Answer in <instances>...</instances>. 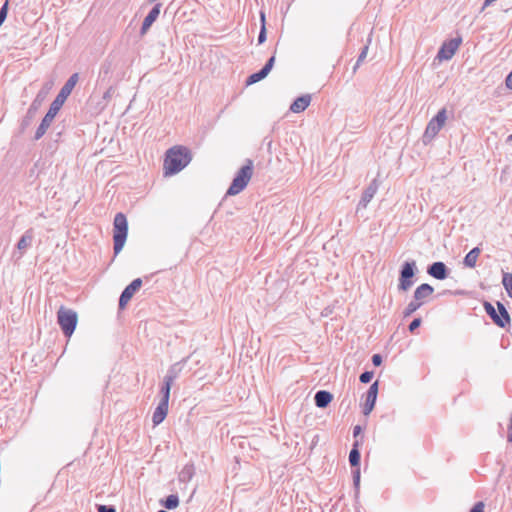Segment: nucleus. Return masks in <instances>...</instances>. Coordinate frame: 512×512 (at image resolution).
Here are the masks:
<instances>
[{"label":"nucleus","mask_w":512,"mask_h":512,"mask_svg":"<svg viewBox=\"0 0 512 512\" xmlns=\"http://www.w3.org/2000/svg\"><path fill=\"white\" fill-rule=\"evenodd\" d=\"M47 130H36V133L33 137L34 140H39L40 138L43 137V135L45 134Z\"/></svg>","instance_id":"39"},{"label":"nucleus","mask_w":512,"mask_h":512,"mask_svg":"<svg viewBox=\"0 0 512 512\" xmlns=\"http://www.w3.org/2000/svg\"><path fill=\"white\" fill-rule=\"evenodd\" d=\"M507 142H512V134L508 136Z\"/></svg>","instance_id":"43"},{"label":"nucleus","mask_w":512,"mask_h":512,"mask_svg":"<svg viewBox=\"0 0 512 512\" xmlns=\"http://www.w3.org/2000/svg\"><path fill=\"white\" fill-rule=\"evenodd\" d=\"M360 460H361V453L359 450V442L355 441L353 443L352 449L349 453V463L352 467V476H353V485L355 489V496L358 497L360 492Z\"/></svg>","instance_id":"7"},{"label":"nucleus","mask_w":512,"mask_h":512,"mask_svg":"<svg viewBox=\"0 0 512 512\" xmlns=\"http://www.w3.org/2000/svg\"><path fill=\"white\" fill-rule=\"evenodd\" d=\"M506 87L512 90V71L507 75L505 79Z\"/></svg>","instance_id":"38"},{"label":"nucleus","mask_w":512,"mask_h":512,"mask_svg":"<svg viewBox=\"0 0 512 512\" xmlns=\"http://www.w3.org/2000/svg\"><path fill=\"white\" fill-rule=\"evenodd\" d=\"M372 364L376 367L380 366L382 364V356L380 354H374L371 358Z\"/></svg>","instance_id":"37"},{"label":"nucleus","mask_w":512,"mask_h":512,"mask_svg":"<svg viewBox=\"0 0 512 512\" xmlns=\"http://www.w3.org/2000/svg\"><path fill=\"white\" fill-rule=\"evenodd\" d=\"M311 102V96L310 95H303L301 97H298L290 106V110L294 113H300L303 112Z\"/></svg>","instance_id":"20"},{"label":"nucleus","mask_w":512,"mask_h":512,"mask_svg":"<svg viewBox=\"0 0 512 512\" xmlns=\"http://www.w3.org/2000/svg\"><path fill=\"white\" fill-rule=\"evenodd\" d=\"M373 376H374L373 371H364L363 373L360 374L359 380L361 383L367 384V383L371 382Z\"/></svg>","instance_id":"31"},{"label":"nucleus","mask_w":512,"mask_h":512,"mask_svg":"<svg viewBox=\"0 0 512 512\" xmlns=\"http://www.w3.org/2000/svg\"><path fill=\"white\" fill-rule=\"evenodd\" d=\"M7 10H8V1L4 3L0 10V25L3 23V21L6 19L7 16Z\"/></svg>","instance_id":"35"},{"label":"nucleus","mask_w":512,"mask_h":512,"mask_svg":"<svg viewBox=\"0 0 512 512\" xmlns=\"http://www.w3.org/2000/svg\"><path fill=\"white\" fill-rule=\"evenodd\" d=\"M379 188V182L377 179H373L370 184L365 188V190L362 193V196L357 204L356 207V213H360L361 210H364L367 208L370 201L375 196L376 192Z\"/></svg>","instance_id":"8"},{"label":"nucleus","mask_w":512,"mask_h":512,"mask_svg":"<svg viewBox=\"0 0 512 512\" xmlns=\"http://www.w3.org/2000/svg\"><path fill=\"white\" fill-rule=\"evenodd\" d=\"M195 475V467L193 463H187L179 472L178 479L180 482L187 483Z\"/></svg>","instance_id":"24"},{"label":"nucleus","mask_w":512,"mask_h":512,"mask_svg":"<svg viewBox=\"0 0 512 512\" xmlns=\"http://www.w3.org/2000/svg\"><path fill=\"white\" fill-rule=\"evenodd\" d=\"M158 512H168V511H166V510H159Z\"/></svg>","instance_id":"44"},{"label":"nucleus","mask_w":512,"mask_h":512,"mask_svg":"<svg viewBox=\"0 0 512 512\" xmlns=\"http://www.w3.org/2000/svg\"><path fill=\"white\" fill-rule=\"evenodd\" d=\"M378 395V381L372 383L366 392L365 403L363 405V414L369 415L375 407Z\"/></svg>","instance_id":"11"},{"label":"nucleus","mask_w":512,"mask_h":512,"mask_svg":"<svg viewBox=\"0 0 512 512\" xmlns=\"http://www.w3.org/2000/svg\"><path fill=\"white\" fill-rule=\"evenodd\" d=\"M79 79V76L77 73H74L71 75V77L67 80L63 88L58 93L56 99H60L62 103H65L68 96L71 94L72 90L74 89L75 85L77 84Z\"/></svg>","instance_id":"16"},{"label":"nucleus","mask_w":512,"mask_h":512,"mask_svg":"<svg viewBox=\"0 0 512 512\" xmlns=\"http://www.w3.org/2000/svg\"><path fill=\"white\" fill-rule=\"evenodd\" d=\"M333 400V395L326 390H319L315 393L314 401L318 408H326Z\"/></svg>","instance_id":"18"},{"label":"nucleus","mask_w":512,"mask_h":512,"mask_svg":"<svg viewBox=\"0 0 512 512\" xmlns=\"http://www.w3.org/2000/svg\"><path fill=\"white\" fill-rule=\"evenodd\" d=\"M361 432H362V428H361V426L356 425V426L353 428V436H354V437H357Z\"/></svg>","instance_id":"40"},{"label":"nucleus","mask_w":512,"mask_h":512,"mask_svg":"<svg viewBox=\"0 0 512 512\" xmlns=\"http://www.w3.org/2000/svg\"><path fill=\"white\" fill-rule=\"evenodd\" d=\"M253 168V161L251 159H247L245 165L238 170L233 178L228 190L226 191V196L237 195L246 188L253 175Z\"/></svg>","instance_id":"2"},{"label":"nucleus","mask_w":512,"mask_h":512,"mask_svg":"<svg viewBox=\"0 0 512 512\" xmlns=\"http://www.w3.org/2000/svg\"><path fill=\"white\" fill-rule=\"evenodd\" d=\"M419 273V269L417 267V263L415 260H406L404 261L399 269V277H398V291L406 292L408 291L415 283V277Z\"/></svg>","instance_id":"3"},{"label":"nucleus","mask_w":512,"mask_h":512,"mask_svg":"<svg viewBox=\"0 0 512 512\" xmlns=\"http://www.w3.org/2000/svg\"><path fill=\"white\" fill-rule=\"evenodd\" d=\"M188 358H183L181 361L174 363L171 365L167 371V374L164 377V382H167L171 385H173L174 381L179 377L181 374L183 367L185 363L187 362Z\"/></svg>","instance_id":"14"},{"label":"nucleus","mask_w":512,"mask_h":512,"mask_svg":"<svg viewBox=\"0 0 512 512\" xmlns=\"http://www.w3.org/2000/svg\"><path fill=\"white\" fill-rule=\"evenodd\" d=\"M484 508H485V505L483 502H477L471 509L469 512H485L484 511Z\"/></svg>","instance_id":"36"},{"label":"nucleus","mask_w":512,"mask_h":512,"mask_svg":"<svg viewBox=\"0 0 512 512\" xmlns=\"http://www.w3.org/2000/svg\"><path fill=\"white\" fill-rule=\"evenodd\" d=\"M367 50H368V48H367V47H365V48H364V50L362 51V53H361L360 57H359L358 62L362 61V60L366 57Z\"/></svg>","instance_id":"41"},{"label":"nucleus","mask_w":512,"mask_h":512,"mask_svg":"<svg viewBox=\"0 0 512 512\" xmlns=\"http://www.w3.org/2000/svg\"><path fill=\"white\" fill-rule=\"evenodd\" d=\"M274 62H275V56H272L259 72L254 73L248 77V79L246 81L247 85H252V84L264 79L269 74L271 69L273 68Z\"/></svg>","instance_id":"15"},{"label":"nucleus","mask_w":512,"mask_h":512,"mask_svg":"<svg viewBox=\"0 0 512 512\" xmlns=\"http://www.w3.org/2000/svg\"><path fill=\"white\" fill-rule=\"evenodd\" d=\"M481 253L479 247L472 248L464 257L463 264L468 268H474L476 266L477 259Z\"/></svg>","instance_id":"23"},{"label":"nucleus","mask_w":512,"mask_h":512,"mask_svg":"<svg viewBox=\"0 0 512 512\" xmlns=\"http://www.w3.org/2000/svg\"><path fill=\"white\" fill-rule=\"evenodd\" d=\"M496 0H485L484 2V7H487L489 5H491L493 2H495Z\"/></svg>","instance_id":"42"},{"label":"nucleus","mask_w":512,"mask_h":512,"mask_svg":"<svg viewBox=\"0 0 512 512\" xmlns=\"http://www.w3.org/2000/svg\"><path fill=\"white\" fill-rule=\"evenodd\" d=\"M128 235V221L126 216L119 212L113 222L114 254L117 255L123 249Z\"/></svg>","instance_id":"4"},{"label":"nucleus","mask_w":512,"mask_h":512,"mask_svg":"<svg viewBox=\"0 0 512 512\" xmlns=\"http://www.w3.org/2000/svg\"><path fill=\"white\" fill-rule=\"evenodd\" d=\"M484 309L498 327L505 328L510 325L511 318L503 303L498 301L496 309L490 302L486 301L484 302Z\"/></svg>","instance_id":"6"},{"label":"nucleus","mask_w":512,"mask_h":512,"mask_svg":"<svg viewBox=\"0 0 512 512\" xmlns=\"http://www.w3.org/2000/svg\"><path fill=\"white\" fill-rule=\"evenodd\" d=\"M446 119H447L446 111L443 109V110L439 111L438 114L431 120V122L429 123V127L430 126H433L434 128H435V126L442 127L445 125Z\"/></svg>","instance_id":"26"},{"label":"nucleus","mask_w":512,"mask_h":512,"mask_svg":"<svg viewBox=\"0 0 512 512\" xmlns=\"http://www.w3.org/2000/svg\"><path fill=\"white\" fill-rule=\"evenodd\" d=\"M421 323H422V319H421L420 317L414 318V319L410 322V324H409V326H408V330H409L411 333H413L417 328H419V327H420Z\"/></svg>","instance_id":"32"},{"label":"nucleus","mask_w":512,"mask_h":512,"mask_svg":"<svg viewBox=\"0 0 512 512\" xmlns=\"http://www.w3.org/2000/svg\"><path fill=\"white\" fill-rule=\"evenodd\" d=\"M159 14H160V4H157L149 12V14L145 17L143 24H142V28H141L142 34H145L148 31V29L151 27L153 22L158 18Z\"/></svg>","instance_id":"21"},{"label":"nucleus","mask_w":512,"mask_h":512,"mask_svg":"<svg viewBox=\"0 0 512 512\" xmlns=\"http://www.w3.org/2000/svg\"><path fill=\"white\" fill-rule=\"evenodd\" d=\"M34 239V231L32 228L26 230L24 234L21 236L17 243V249L20 251H25L28 247L32 245V241Z\"/></svg>","instance_id":"22"},{"label":"nucleus","mask_w":512,"mask_h":512,"mask_svg":"<svg viewBox=\"0 0 512 512\" xmlns=\"http://www.w3.org/2000/svg\"><path fill=\"white\" fill-rule=\"evenodd\" d=\"M461 42V38H454L447 42H444L440 50L438 51L437 58L440 61L451 59L455 55L458 48L460 47Z\"/></svg>","instance_id":"9"},{"label":"nucleus","mask_w":512,"mask_h":512,"mask_svg":"<svg viewBox=\"0 0 512 512\" xmlns=\"http://www.w3.org/2000/svg\"><path fill=\"white\" fill-rule=\"evenodd\" d=\"M439 130H424V134L422 136V142L424 145H428L432 142V140L436 137L437 132Z\"/></svg>","instance_id":"30"},{"label":"nucleus","mask_w":512,"mask_h":512,"mask_svg":"<svg viewBox=\"0 0 512 512\" xmlns=\"http://www.w3.org/2000/svg\"><path fill=\"white\" fill-rule=\"evenodd\" d=\"M191 161L190 150L184 146H174L166 152L165 175H174L183 170Z\"/></svg>","instance_id":"1"},{"label":"nucleus","mask_w":512,"mask_h":512,"mask_svg":"<svg viewBox=\"0 0 512 512\" xmlns=\"http://www.w3.org/2000/svg\"><path fill=\"white\" fill-rule=\"evenodd\" d=\"M433 293L434 288L428 283H423L415 289L413 298L418 301L421 306H423L427 299L433 295Z\"/></svg>","instance_id":"13"},{"label":"nucleus","mask_w":512,"mask_h":512,"mask_svg":"<svg viewBox=\"0 0 512 512\" xmlns=\"http://www.w3.org/2000/svg\"><path fill=\"white\" fill-rule=\"evenodd\" d=\"M63 104L64 103H62L60 101V99H55L52 102V104L49 108V111L47 112V114L45 115V117L42 120L40 128H46L51 125L53 119L55 118V116L57 115V113L59 112V110L61 109Z\"/></svg>","instance_id":"17"},{"label":"nucleus","mask_w":512,"mask_h":512,"mask_svg":"<svg viewBox=\"0 0 512 512\" xmlns=\"http://www.w3.org/2000/svg\"><path fill=\"white\" fill-rule=\"evenodd\" d=\"M162 506L166 509L172 510L178 507L179 497L177 494H170L164 500L161 501Z\"/></svg>","instance_id":"25"},{"label":"nucleus","mask_w":512,"mask_h":512,"mask_svg":"<svg viewBox=\"0 0 512 512\" xmlns=\"http://www.w3.org/2000/svg\"><path fill=\"white\" fill-rule=\"evenodd\" d=\"M168 405L169 404L166 405V403L159 402L152 416L154 426H157L164 421L168 413Z\"/></svg>","instance_id":"19"},{"label":"nucleus","mask_w":512,"mask_h":512,"mask_svg":"<svg viewBox=\"0 0 512 512\" xmlns=\"http://www.w3.org/2000/svg\"><path fill=\"white\" fill-rule=\"evenodd\" d=\"M427 273L437 280H444L449 276L450 270L442 261H436L428 265Z\"/></svg>","instance_id":"12"},{"label":"nucleus","mask_w":512,"mask_h":512,"mask_svg":"<svg viewBox=\"0 0 512 512\" xmlns=\"http://www.w3.org/2000/svg\"><path fill=\"white\" fill-rule=\"evenodd\" d=\"M261 20L264 23V21H265L264 13H261ZM265 38H266V32H265V26L263 25L262 29H261V32L259 34V37H258L259 43H263L265 41Z\"/></svg>","instance_id":"33"},{"label":"nucleus","mask_w":512,"mask_h":512,"mask_svg":"<svg viewBox=\"0 0 512 512\" xmlns=\"http://www.w3.org/2000/svg\"><path fill=\"white\" fill-rule=\"evenodd\" d=\"M98 512H116V508L112 505H98Z\"/></svg>","instance_id":"34"},{"label":"nucleus","mask_w":512,"mask_h":512,"mask_svg":"<svg viewBox=\"0 0 512 512\" xmlns=\"http://www.w3.org/2000/svg\"><path fill=\"white\" fill-rule=\"evenodd\" d=\"M171 387H172L171 384L163 381V384L160 389V394H161L160 402L166 403V405L169 404Z\"/></svg>","instance_id":"29"},{"label":"nucleus","mask_w":512,"mask_h":512,"mask_svg":"<svg viewBox=\"0 0 512 512\" xmlns=\"http://www.w3.org/2000/svg\"><path fill=\"white\" fill-rule=\"evenodd\" d=\"M142 279L136 278L134 279L125 289L122 291L119 297V308L123 309L127 303L131 300L134 294L141 288Z\"/></svg>","instance_id":"10"},{"label":"nucleus","mask_w":512,"mask_h":512,"mask_svg":"<svg viewBox=\"0 0 512 512\" xmlns=\"http://www.w3.org/2000/svg\"><path fill=\"white\" fill-rule=\"evenodd\" d=\"M57 322L63 334L66 337H71L77 326V313L72 309L61 306L57 312Z\"/></svg>","instance_id":"5"},{"label":"nucleus","mask_w":512,"mask_h":512,"mask_svg":"<svg viewBox=\"0 0 512 512\" xmlns=\"http://www.w3.org/2000/svg\"><path fill=\"white\" fill-rule=\"evenodd\" d=\"M502 284L510 298H512V273L503 272Z\"/></svg>","instance_id":"28"},{"label":"nucleus","mask_w":512,"mask_h":512,"mask_svg":"<svg viewBox=\"0 0 512 512\" xmlns=\"http://www.w3.org/2000/svg\"><path fill=\"white\" fill-rule=\"evenodd\" d=\"M422 306L418 301H416L414 298L407 304L405 309L403 310V317L407 318L411 316L414 312H416L418 309H420Z\"/></svg>","instance_id":"27"}]
</instances>
